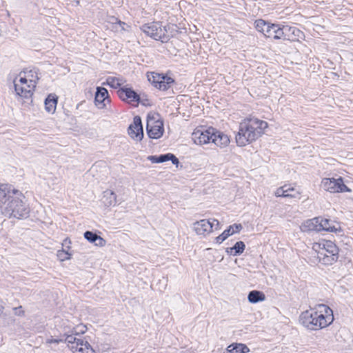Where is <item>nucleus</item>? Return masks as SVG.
<instances>
[{
    "instance_id": "9d476101",
    "label": "nucleus",
    "mask_w": 353,
    "mask_h": 353,
    "mask_svg": "<svg viewBox=\"0 0 353 353\" xmlns=\"http://www.w3.org/2000/svg\"><path fill=\"white\" fill-rule=\"evenodd\" d=\"M147 77L149 82L154 88L163 91L169 89L174 81L172 77L168 75L154 72H148Z\"/></svg>"
},
{
    "instance_id": "c756f323",
    "label": "nucleus",
    "mask_w": 353,
    "mask_h": 353,
    "mask_svg": "<svg viewBox=\"0 0 353 353\" xmlns=\"http://www.w3.org/2000/svg\"><path fill=\"white\" fill-rule=\"evenodd\" d=\"M90 243H94L95 246L103 248L106 245V241L95 233L90 232Z\"/></svg>"
},
{
    "instance_id": "aec40b11",
    "label": "nucleus",
    "mask_w": 353,
    "mask_h": 353,
    "mask_svg": "<svg viewBox=\"0 0 353 353\" xmlns=\"http://www.w3.org/2000/svg\"><path fill=\"white\" fill-rule=\"evenodd\" d=\"M320 228L319 217L306 220L301 225V230L304 232L310 231L320 232Z\"/></svg>"
},
{
    "instance_id": "39448f33",
    "label": "nucleus",
    "mask_w": 353,
    "mask_h": 353,
    "mask_svg": "<svg viewBox=\"0 0 353 353\" xmlns=\"http://www.w3.org/2000/svg\"><path fill=\"white\" fill-rule=\"evenodd\" d=\"M219 221L215 219H203L193 222L191 225V230L200 239H207L214 231V227L217 229Z\"/></svg>"
},
{
    "instance_id": "a19ab883",
    "label": "nucleus",
    "mask_w": 353,
    "mask_h": 353,
    "mask_svg": "<svg viewBox=\"0 0 353 353\" xmlns=\"http://www.w3.org/2000/svg\"><path fill=\"white\" fill-rule=\"evenodd\" d=\"M92 353H95V351L93 349H91Z\"/></svg>"
},
{
    "instance_id": "f704fd0d",
    "label": "nucleus",
    "mask_w": 353,
    "mask_h": 353,
    "mask_svg": "<svg viewBox=\"0 0 353 353\" xmlns=\"http://www.w3.org/2000/svg\"><path fill=\"white\" fill-rule=\"evenodd\" d=\"M13 312L14 315L18 316H25V311L23 309V307L21 305L13 307Z\"/></svg>"
},
{
    "instance_id": "dca6fc26",
    "label": "nucleus",
    "mask_w": 353,
    "mask_h": 353,
    "mask_svg": "<svg viewBox=\"0 0 353 353\" xmlns=\"http://www.w3.org/2000/svg\"><path fill=\"white\" fill-rule=\"evenodd\" d=\"M283 37L281 39L296 41L302 39L303 33L296 27L283 26Z\"/></svg>"
},
{
    "instance_id": "a878e982",
    "label": "nucleus",
    "mask_w": 353,
    "mask_h": 353,
    "mask_svg": "<svg viewBox=\"0 0 353 353\" xmlns=\"http://www.w3.org/2000/svg\"><path fill=\"white\" fill-rule=\"evenodd\" d=\"M45 108L49 113H54L57 104V97L55 94H49L45 100Z\"/></svg>"
},
{
    "instance_id": "412c9836",
    "label": "nucleus",
    "mask_w": 353,
    "mask_h": 353,
    "mask_svg": "<svg viewBox=\"0 0 353 353\" xmlns=\"http://www.w3.org/2000/svg\"><path fill=\"white\" fill-rule=\"evenodd\" d=\"M148 159L153 163H163L168 161H172L174 165H177L179 163V159L172 154L168 153L157 156H149Z\"/></svg>"
},
{
    "instance_id": "cd10ccee",
    "label": "nucleus",
    "mask_w": 353,
    "mask_h": 353,
    "mask_svg": "<svg viewBox=\"0 0 353 353\" xmlns=\"http://www.w3.org/2000/svg\"><path fill=\"white\" fill-rule=\"evenodd\" d=\"M248 299L251 303H256L264 301L265 300V295L261 291L252 290L249 292Z\"/></svg>"
},
{
    "instance_id": "9b49d317",
    "label": "nucleus",
    "mask_w": 353,
    "mask_h": 353,
    "mask_svg": "<svg viewBox=\"0 0 353 353\" xmlns=\"http://www.w3.org/2000/svg\"><path fill=\"white\" fill-rule=\"evenodd\" d=\"M142 31L147 35L153 38L155 40H162L165 38L166 34V29L161 23L158 22H153L145 24L141 27Z\"/></svg>"
},
{
    "instance_id": "4c0bfd02",
    "label": "nucleus",
    "mask_w": 353,
    "mask_h": 353,
    "mask_svg": "<svg viewBox=\"0 0 353 353\" xmlns=\"http://www.w3.org/2000/svg\"><path fill=\"white\" fill-rule=\"evenodd\" d=\"M61 340L60 339H49L46 341V343H48V344H51V343H59V342H61Z\"/></svg>"
},
{
    "instance_id": "72a5a7b5",
    "label": "nucleus",
    "mask_w": 353,
    "mask_h": 353,
    "mask_svg": "<svg viewBox=\"0 0 353 353\" xmlns=\"http://www.w3.org/2000/svg\"><path fill=\"white\" fill-rule=\"evenodd\" d=\"M72 254V252H68V250H66L64 248H62L61 250L57 251V256L61 261H64L70 259Z\"/></svg>"
},
{
    "instance_id": "7c9ffc66",
    "label": "nucleus",
    "mask_w": 353,
    "mask_h": 353,
    "mask_svg": "<svg viewBox=\"0 0 353 353\" xmlns=\"http://www.w3.org/2000/svg\"><path fill=\"white\" fill-rule=\"evenodd\" d=\"M245 248V245L243 241H237L232 248H230V251L228 250V253L236 256L239 255L243 252Z\"/></svg>"
},
{
    "instance_id": "bb28decb",
    "label": "nucleus",
    "mask_w": 353,
    "mask_h": 353,
    "mask_svg": "<svg viewBox=\"0 0 353 353\" xmlns=\"http://www.w3.org/2000/svg\"><path fill=\"white\" fill-rule=\"evenodd\" d=\"M227 351L230 353H248L249 347L243 343H233L227 347Z\"/></svg>"
},
{
    "instance_id": "c85d7f7f",
    "label": "nucleus",
    "mask_w": 353,
    "mask_h": 353,
    "mask_svg": "<svg viewBox=\"0 0 353 353\" xmlns=\"http://www.w3.org/2000/svg\"><path fill=\"white\" fill-rule=\"evenodd\" d=\"M272 23L267 22L263 19L256 20L254 26L256 30L262 33L265 37V33L268 32L269 28L271 27Z\"/></svg>"
},
{
    "instance_id": "393cba45",
    "label": "nucleus",
    "mask_w": 353,
    "mask_h": 353,
    "mask_svg": "<svg viewBox=\"0 0 353 353\" xmlns=\"http://www.w3.org/2000/svg\"><path fill=\"white\" fill-rule=\"evenodd\" d=\"M109 23H112V29L117 32L129 31L130 28V26H128L125 23L121 21L114 17L110 19Z\"/></svg>"
},
{
    "instance_id": "7ed1b4c3",
    "label": "nucleus",
    "mask_w": 353,
    "mask_h": 353,
    "mask_svg": "<svg viewBox=\"0 0 353 353\" xmlns=\"http://www.w3.org/2000/svg\"><path fill=\"white\" fill-rule=\"evenodd\" d=\"M334 321L332 310L326 305L320 304L314 308L303 312L300 323L311 330H319L329 326Z\"/></svg>"
},
{
    "instance_id": "5701e85b",
    "label": "nucleus",
    "mask_w": 353,
    "mask_h": 353,
    "mask_svg": "<svg viewBox=\"0 0 353 353\" xmlns=\"http://www.w3.org/2000/svg\"><path fill=\"white\" fill-rule=\"evenodd\" d=\"M283 34V26L281 27L279 24L272 23L268 32L265 33V37L278 40L282 39Z\"/></svg>"
},
{
    "instance_id": "ea45409f",
    "label": "nucleus",
    "mask_w": 353,
    "mask_h": 353,
    "mask_svg": "<svg viewBox=\"0 0 353 353\" xmlns=\"http://www.w3.org/2000/svg\"><path fill=\"white\" fill-rule=\"evenodd\" d=\"M84 238L88 241V230L85 231L83 234Z\"/></svg>"
},
{
    "instance_id": "b1692460",
    "label": "nucleus",
    "mask_w": 353,
    "mask_h": 353,
    "mask_svg": "<svg viewBox=\"0 0 353 353\" xmlns=\"http://www.w3.org/2000/svg\"><path fill=\"white\" fill-rule=\"evenodd\" d=\"M125 83V80L120 77H108L105 82L102 83V85H109L112 88L117 89L120 88Z\"/></svg>"
},
{
    "instance_id": "e433bc0d",
    "label": "nucleus",
    "mask_w": 353,
    "mask_h": 353,
    "mask_svg": "<svg viewBox=\"0 0 353 353\" xmlns=\"http://www.w3.org/2000/svg\"><path fill=\"white\" fill-rule=\"evenodd\" d=\"M70 244H71V241L70 239L68 238H65L63 241V243H62V248H64L65 250H68V252H70Z\"/></svg>"
},
{
    "instance_id": "4468645a",
    "label": "nucleus",
    "mask_w": 353,
    "mask_h": 353,
    "mask_svg": "<svg viewBox=\"0 0 353 353\" xmlns=\"http://www.w3.org/2000/svg\"><path fill=\"white\" fill-rule=\"evenodd\" d=\"M101 205L104 208H111L117 203V196L116 193L110 189H107L102 192L100 199Z\"/></svg>"
},
{
    "instance_id": "4be33fe9",
    "label": "nucleus",
    "mask_w": 353,
    "mask_h": 353,
    "mask_svg": "<svg viewBox=\"0 0 353 353\" xmlns=\"http://www.w3.org/2000/svg\"><path fill=\"white\" fill-rule=\"evenodd\" d=\"M120 97L123 100H130L133 102H138L140 99L139 96L131 88H121L119 90Z\"/></svg>"
},
{
    "instance_id": "2eb2a0df",
    "label": "nucleus",
    "mask_w": 353,
    "mask_h": 353,
    "mask_svg": "<svg viewBox=\"0 0 353 353\" xmlns=\"http://www.w3.org/2000/svg\"><path fill=\"white\" fill-rule=\"evenodd\" d=\"M211 142L220 148H224L229 145L230 139L226 134L213 128Z\"/></svg>"
},
{
    "instance_id": "f8f14e48",
    "label": "nucleus",
    "mask_w": 353,
    "mask_h": 353,
    "mask_svg": "<svg viewBox=\"0 0 353 353\" xmlns=\"http://www.w3.org/2000/svg\"><path fill=\"white\" fill-rule=\"evenodd\" d=\"M213 128H196L192 133V140L196 145H203L211 142Z\"/></svg>"
},
{
    "instance_id": "f03ea898",
    "label": "nucleus",
    "mask_w": 353,
    "mask_h": 353,
    "mask_svg": "<svg viewBox=\"0 0 353 353\" xmlns=\"http://www.w3.org/2000/svg\"><path fill=\"white\" fill-rule=\"evenodd\" d=\"M268 128V123L256 117H248L243 119L239 125L235 136L237 146L244 147L261 137Z\"/></svg>"
},
{
    "instance_id": "423d86ee",
    "label": "nucleus",
    "mask_w": 353,
    "mask_h": 353,
    "mask_svg": "<svg viewBox=\"0 0 353 353\" xmlns=\"http://www.w3.org/2000/svg\"><path fill=\"white\" fill-rule=\"evenodd\" d=\"M34 80L28 81L27 77H22L20 74L19 78L14 80V86L16 94L21 99L27 100V103L32 101V97L35 88Z\"/></svg>"
},
{
    "instance_id": "20e7f679",
    "label": "nucleus",
    "mask_w": 353,
    "mask_h": 353,
    "mask_svg": "<svg viewBox=\"0 0 353 353\" xmlns=\"http://www.w3.org/2000/svg\"><path fill=\"white\" fill-rule=\"evenodd\" d=\"M312 249L322 264L332 265L338 259L339 249L331 241L321 239L312 243Z\"/></svg>"
},
{
    "instance_id": "0eeeda50",
    "label": "nucleus",
    "mask_w": 353,
    "mask_h": 353,
    "mask_svg": "<svg viewBox=\"0 0 353 353\" xmlns=\"http://www.w3.org/2000/svg\"><path fill=\"white\" fill-rule=\"evenodd\" d=\"M146 130L151 139H159L164 132L163 122L159 114L150 113L147 117Z\"/></svg>"
},
{
    "instance_id": "a211bd4d",
    "label": "nucleus",
    "mask_w": 353,
    "mask_h": 353,
    "mask_svg": "<svg viewBox=\"0 0 353 353\" xmlns=\"http://www.w3.org/2000/svg\"><path fill=\"white\" fill-rule=\"evenodd\" d=\"M72 337H68V341L72 343L71 350L74 353H88V342L84 341L81 338H74V341H72Z\"/></svg>"
},
{
    "instance_id": "f3484780",
    "label": "nucleus",
    "mask_w": 353,
    "mask_h": 353,
    "mask_svg": "<svg viewBox=\"0 0 353 353\" xmlns=\"http://www.w3.org/2000/svg\"><path fill=\"white\" fill-rule=\"evenodd\" d=\"M242 229L243 226L241 223H234L230 225L228 229L225 230L220 235L214 239V243L221 244L229 236L234 234L239 233Z\"/></svg>"
},
{
    "instance_id": "6ab92c4d",
    "label": "nucleus",
    "mask_w": 353,
    "mask_h": 353,
    "mask_svg": "<svg viewBox=\"0 0 353 353\" xmlns=\"http://www.w3.org/2000/svg\"><path fill=\"white\" fill-rule=\"evenodd\" d=\"M319 223L321 225L320 231L324 230L330 232H336L341 230V227L338 223L327 219L319 217Z\"/></svg>"
},
{
    "instance_id": "c9c22d12",
    "label": "nucleus",
    "mask_w": 353,
    "mask_h": 353,
    "mask_svg": "<svg viewBox=\"0 0 353 353\" xmlns=\"http://www.w3.org/2000/svg\"><path fill=\"white\" fill-rule=\"evenodd\" d=\"M285 190H286L285 185L277 188L274 192L275 196L277 197H280V196L286 197V196L285 194V192H286Z\"/></svg>"
},
{
    "instance_id": "1a4fd4ad",
    "label": "nucleus",
    "mask_w": 353,
    "mask_h": 353,
    "mask_svg": "<svg viewBox=\"0 0 353 353\" xmlns=\"http://www.w3.org/2000/svg\"><path fill=\"white\" fill-rule=\"evenodd\" d=\"M321 187L330 193L350 192L352 191L344 184L342 177L323 178L321 182Z\"/></svg>"
},
{
    "instance_id": "6e6552de",
    "label": "nucleus",
    "mask_w": 353,
    "mask_h": 353,
    "mask_svg": "<svg viewBox=\"0 0 353 353\" xmlns=\"http://www.w3.org/2000/svg\"><path fill=\"white\" fill-rule=\"evenodd\" d=\"M93 103L99 110L109 111L112 109L110 96L108 90L103 86L96 88Z\"/></svg>"
},
{
    "instance_id": "58836bf2",
    "label": "nucleus",
    "mask_w": 353,
    "mask_h": 353,
    "mask_svg": "<svg viewBox=\"0 0 353 353\" xmlns=\"http://www.w3.org/2000/svg\"><path fill=\"white\" fill-rule=\"evenodd\" d=\"M3 310H4V307L2 304V301L0 299V314H2Z\"/></svg>"
},
{
    "instance_id": "473e14b6",
    "label": "nucleus",
    "mask_w": 353,
    "mask_h": 353,
    "mask_svg": "<svg viewBox=\"0 0 353 353\" xmlns=\"http://www.w3.org/2000/svg\"><path fill=\"white\" fill-rule=\"evenodd\" d=\"M24 74L25 75L23 77H27L28 81H30V80H32V79L34 80V84L36 86L37 82L39 79V78L38 77V70L37 69L34 68L33 70H30L29 71L24 72Z\"/></svg>"
},
{
    "instance_id": "f257e3e1",
    "label": "nucleus",
    "mask_w": 353,
    "mask_h": 353,
    "mask_svg": "<svg viewBox=\"0 0 353 353\" xmlns=\"http://www.w3.org/2000/svg\"><path fill=\"white\" fill-rule=\"evenodd\" d=\"M25 196L12 185L0 184V210L3 215L9 219H26L29 216L30 208Z\"/></svg>"
},
{
    "instance_id": "ddd939ff",
    "label": "nucleus",
    "mask_w": 353,
    "mask_h": 353,
    "mask_svg": "<svg viewBox=\"0 0 353 353\" xmlns=\"http://www.w3.org/2000/svg\"><path fill=\"white\" fill-rule=\"evenodd\" d=\"M128 133L130 137L135 141H140L143 137V131L141 124V120L139 117L134 118L132 123H131L128 129Z\"/></svg>"
},
{
    "instance_id": "2f4dec72",
    "label": "nucleus",
    "mask_w": 353,
    "mask_h": 353,
    "mask_svg": "<svg viewBox=\"0 0 353 353\" xmlns=\"http://www.w3.org/2000/svg\"><path fill=\"white\" fill-rule=\"evenodd\" d=\"M285 189L286 192H285V194L286 197L298 198L301 194L299 190L296 189L290 185H285Z\"/></svg>"
}]
</instances>
